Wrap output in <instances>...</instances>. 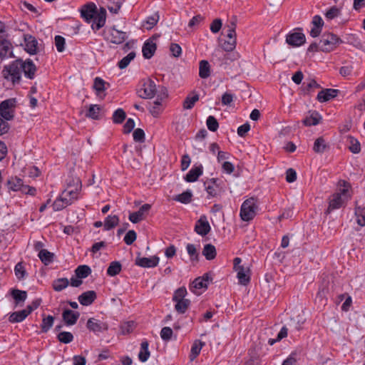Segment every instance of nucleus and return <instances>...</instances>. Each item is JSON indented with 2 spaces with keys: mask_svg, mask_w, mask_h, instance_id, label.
<instances>
[{
  "mask_svg": "<svg viewBox=\"0 0 365 365\" xmlns=\"http://www.w3.org/2000/svg\"><path fill=\"white\" fill-rule=\"evenodd\" d=\"M36 71V66L31 60L16 59L4 67L2 74L5 79L15 85L19 83L22 73L26 78L34 79Z\"/></svg>",
  "mask_w": 365,
  "mask_h": 365,
  "instance_id": "f257e3e1",
  "label": "nucleus"
},
{
  "mask_svg": "<svg viewBox=\"0 0 365 365\" xmlns=\"http://www.w3.org/2000/svg\"><path fill=\"white\" fill-rule=\"evenodd\" d=\"M81 17L87 23H105L106 20V10L103 7L98 9L96 4L88 2L83 5L79 9Z\"/></svg>",
  "mask_w": 365,
  "mask_h": 365,
  "instance_id": "f03ea898",
  "label": "nucleus"
},
{
  "mask_svg": "<svg viewBox=\"0 0 365 365\" xmlns=\"http://www.w3.org/2000/svg\"><path fill=\"white\" fill-rule=\"evenodd\" d=\"M339 184L343 188H340L339 192L334 193L329 197V206L325 212L327 214H329L333 210L344 206L346 202L351 198V196L348 194L350 187L349 183L345 180H341Z\"/></svg>",
  "mask_w": 365,
  "mask_h": 365,
  "instance_id": "7ed1b4c3",
  "label": "nucleus"
},
{
  "mask_svg": "<svg viewBox=\"0 0 365 365\" xmlns=\"http://www.w3.org/2000/svg\"><path fill=\"white\" fill-rule=\"evenodd\" d=\"M103 36L106 41L114 44H121L128 37L126 31L119 29L115 24L106 26L103 29Z\"/></svg>",
  "mask_w": 365,
  "mask_h": 365,
  "instance_id": "20e7f679",
  "label": "nucleus"
},
{
  "mask_svg": "<svg viewBox=\"0 0 365 365\" xmlns=\"http://www.w3.org/2000/svg\"><path fill=\"white\" fill-rule=\"evenodd\" d=\"M225 51L223 47L215 48L212 53V61L219 66L226 68L230 62L237 58L238 55L230 53Z\"/></svg>",
  "mask_w": 365,
  "mask_h": 365,
  "instance_id": "39448f33",
  "label": "nucleus"
},
{
  "mask_svg": "<svg viewBox=\"0 0 365 365\" xmlns=\"http://www.w3.org/2000/svg\"><path fill=\"white\" fill-rule=\"evenodd\" d=\"M257 200L255 197H250L245 200L240 207V217L243 221L249 222L252 220L257 215L258 211Z\"/></svg>",
  "mask_w": 365,
  "mask_h": 365,
  "instance_id": "423d86ee",
  "label": "nucleus"
},
{
  "mask_svg": "<svg viewBox=\"0 0 365 365\" xmlns=\"http://www.w3.org/2000/svg\"><path fill=\"white\" fill-rule=\"evenodd\" d=\"M235 24H225L222 28V35L227 39L222 43V47L225 51H232L236 46Z\"/></svg>",
  "mask_w": 365,
  "mask_h": 365,
  "instance_id": "0eeeda50",
  "label": "nucleus"
},
{
  "mask_svg": "<svg viewBox=\"0 0 365 365\" xmlns=\"http://www.w3.org/2000/svg\"><path fill=\"white\" fill-rule=\"evenodd\" d=\"M81 189V182L79 178H72L67 183V187L62 192L61 196L71 200V204L78 198V193Z\"/></svg>",
  "mask_w": 365,
  "mask_h": 365,
  "instance_id": "6e6552de",
  "label": "nucleus"
},
{
  "mask_svg": "<svg viewBox=\"0 0 365 365\" xmlns=\"http://www.w3.org/2000/svg\"><path fill=\"white\" fill-rule=\"evenodd\" d=\"M340 39L333 34H324L319 41V50L329 52L334 50L339 43Z\"/></svg>",
  "mask_w": 365,
  "mask_h": 365,
  "instance_id": "1a4fd4ad",
  "label": "nucleus"
},
{
  "mask_svg": "<svg viewBox=\"0 0 365 365\" xmlns=\"http://www.w3.org/2000/svg\"><path fill=\"white\" fill-rule=\"evenodd\" d=\"M156 93L155 83L151 79H147L143 82L142 87L137 90L138 96L144 99H150Z\"/></svg>",
  "mask_w": 365,
  "mask_h": 365,
  "instance_id": "9d476101",
  "label": "nucleus"
},
{
  "mask_svg": "<svg viewBox=\"0 0 365 365\" xmlns=\"http://www.w3.org/2000/svg\"><path fill=\"white\" fill-rule=\"evenodd\" d=\"M222 182L217 178H212L204 182L205 190L209 197H216L220 196L225 190L221 183Z\"/></svg>",
  "mask_w": 365,
  "mask_h": 365,
  "instance_id": "9b49d317",
  "label": "nucleus"
},
{
  "mask_svg": "<svg viewBox=\"0 0 365 365\" xmlns=\"http://www.w3.org/2000/svg\"><path fill=\"white\" fill-rule=\"evenodd\" d=\"M16 105L14 98H9L0 103V117L6 120H10L14 118V108Z\"/></svg>",
  "mask_w": 365,
  "mask_h": 365,
  "instance_id": "f8f14e48",
  "label": "nucleus"
},
{
  "mask_svg": "<svg viewBox=\"0 0 365 365\" xmlns=\"http://www.w3.org/2000/svg\"><path fill=\"white\" fill-rule=\"evenodd\" d=\"M6 31L3 24H0V58L8 57L11 54V44L6 39Z\"/></svg>",
  "mask_w": 365,
  "mask_h": 365,
  "instance_id": "ddd939ff",
  "label": "nucleus"
},
{
  "mask_svg": "<svg viewBox=\"0 0 365 365\" xmlns=\"http://www.w3.org/2000/svg\"><path fill=\"white\" fill-rule=\"evenodd\" d=\"M305 36L300 29L293 30L286 37L287 43L292 46H300L305 43Z\"/></svg>",
  "mask_w": 365,
  "mask_h": 365,
  "instance_id": "4468645a",
  "label": "nucleus"
},
{
  "mask_svg": "<svg viewBox=\"0 0 365 365\" xmlns=\"http://www.w3.org/2000/svg\"><path fill=\"white\" fill-rule=\"evenodd\" d=\"M88 329L94 333L102 332L108 329V325L106 322H101L94 318H90L86 323Z\"/></svg>",
  "mask_w": 365,
  "mask_h": 365,
  "instance_id": "2eb2a0df",
  "label": "nucleus"
},
{
  "mask_svg": "<svg viewBox=\"0 0 365 365\" xmlns=\"http://www.w3.org/2000/svg\"><path fill=\"white\" fill-rule=\"evenodd\" d=\"M151 208V205L150 204H144L142 205L140 209L135 212L130 213L129 215V220L133 223H138L142 220L145 218V217L148 215L149 210Z\"/></svg>",
  "mask_w": 365,
  "mask_h": 365,
  "instance_id": "dca6fc26",
  "label": "nucleus"
},
{
  "mask_svg": "<svg viewBox=\"0 0 365 365\" xmlns=\"http://www.w3.org/2000/svg\"><path fill=\"white\" fill-rule=\"evenodd\" d=\"M24 40L25 44V51L31 55L37 53L38 41L36 38L30 34H24Z\"/></svg>",
  "mask_w": 365,
  "mask_h": 365,
  "instance_id": "f3484780",
  "label": "nucleus"
},
{
  "mask_svg": "<svg viewBox=\"0 0 365 365\" xmlns=\"http://www.w3.org/2000/svg\"><path fill=\"white\" fill-rule=\"evenodd\" d=\"M159 263V257L153 256L150 257H142L138 256L135 259V264L145 268H151L156 267Z\"/></svg>",
  "mask_w": 365,
  "mask_h": 365,
  "instance_id": "a211bd4d",
  "label": "nucleus"
},
{
  "mask_svg": "<svg viewBox=\"0 0 365 365\" xmlns=\"http://www.w3.org/2000/svg\"><path fill=\"white\" fill-rule=\"evenodd\" d=\"M210 230L211 227L206 216H201L195 224V231L201 236H205L210 232Z\"/></svg>",
  "mask_w": 365,
  "mask_h": 365,
  "instance_id": "6ab92c4d",
  "label": "nucleus"
},
{
  "mask_svg": "<svg viewBox=\"0 0 365 365\" xmlns=\"http://www.w3.org/2000/svg\"><path fill=\"white\" fill-rule=\"evenodd\" d=\"M339 91L337 89L325 88L318 93L317 99L321 102H327L337 96Z\"/></svg>",
  "mask_w": 365,
  "mask_h": 365,
  "instance_id": "aec40b11",
  "label": "nucleus"
},
{
  "mask_svg": "<svg viewBox=\"0 0 365 365\" xmlns=\"http://www.w3.org/2000/svg\"><path fill=\"white\" fill-rule=\"evenodd\" d=\"M157 49V46L155 42H153L152 38H148L143 44L142 48L143 56L146 59L151 58Z\"/></svg>",
  "mask_w": 365,
  "mask_h": 365,
  "instance_id": "412c9836",
  "label": "nucleus"
},
{
  "mask_svg": "<svg viewBox=\"0 0 365 365\" xmlns=\"http://www.w3.org/2000/svg\"><path fill=\"white\" fill-rule=\"evenodd\" d=\"M80 317V313L66 309L62 313V318L67 326L74 325Z\"/></svg>",
  "mask_w": 365,
  "mask_h": 365,
  "instance_id": "4be33fe9",
  "label": "nucleus"
},
{
  "mask_svg": "<svg viewBox=\"0 0 365 365\" xmlns=\"http://www.w3.org/2000/svg\"><path fill=\"white\" fill-rule=\"evenodd\" d=\"M304 322L305 319L302 316L297 315L295 317H292L288 323L289 331L295 332L302 330Z\"/></svg>",
  "mask_w": 365,
  "mask_h": 365,
  "instance_id": "5701e85b",
  "label": "nucleus"
},
{
  "mask_svg": "<svg viewBox=\"0 0 365 365\" xmlns=\"http://www.w3.org/2000/svg\"><path fill=\"white\" fill-rule=\"evenodd\" d=\"M96 297V292L90 290L79 295L78 299L81 304L83 306H89L95 301Z\"/></svg>",
  "mask_w": 365,
  "mask_h": 365,
  "instance_id": "b1692460",
  "label": "nucleus"
},
{
  "mask_svg": "<svg viewBox=\"0 0 365 365\" xmlns=\"http://www.w3.org/2000/svg\"><path fill=\"white\" fill-rule=\"evenodd\" d=\"M6 185L9 190L22 191L24 186L23 180L18 177H11L6 181Z\"/></svg>",
  "mask_w": 365,
  "mask_h": 365,
  "instance_id": "393cba45",
  "label": "nucleus"
},
{
  "mask_svg": "<svg viewBox=\"0 0 365 365\" xmlns=\"http://www.w3.org/2000/svg\"><path fill=\"white\" fill-rule=\"evenodd\" d=\"M329 149V145L323 137L317 138L313 145V150L317 153H324Z\"/></svg>",
  "mask_w": 365,
  "mask_h": 365,
  "instance_id": "a878e982",
  "label": "nucleus"
},
{
  "mask_svg": "<svg viewBox=\"0 0 365 365\" xmlns=\"http://www.w3.org/2000/svg\"><path fill=\"white\" fill-rule=\"evenodd\" d=\"M202 174V166L193 167L187 173L184 178L187 182H195L198 178Z\"/></svg>",
  "mask_w": 365,
  "mask_h": 365,
  "instance_id": "bb28decb",
  "label": "nucleus"
},
{
  "mask_svg": "<svg viewBox=\"0 0 365 365\" xmlns=\"http://www.w3.org/2000/svg\"><path fill=\"white\" fill-rule=\"evenodd\" d=\"M235 271L237 272V277L239 279L240 284L247 285L250 281V277L249 274L250 269L242 267L241 268H238Z\"/></svg>",
  "mask_w": 365,
  "mask_h": 365,
  "instance_id": "cd10ccee",
  "label": "nucleus"
},
{
  "mask_svg": "<svg viewBox=\"0 0 365 365\" xmlns=\"http://www.w3.org/2000/svg\"><path fill=\"white\" fill-rule=\"evenodd\" d=\"M199 101V95L195 91L188 95L183 101L182 107L184 109L190 110L193 108L195 103Z\"/></svg>",
  "mask_w": 365,
  "mask_h": 365,
  "instance_id": "c85d7f7f",
  "label": "nucleus"
},
{
  "mask_svg": "<svg viewBox=\"0 0 365 365\" xmlns=\"http://www.w3.org/2000/svg\"><path fill=\"white\" fill-rule=\"evenodd\" d=\"M148 341L143 340L140 344V350L138 354V359L141 362H145L150 357V353L148 349Z\"/></svg>",
  "mask_w": 365,
  "mask_h": 365,
  "instance_id": "c756f323",
  "label": "nucleus"
},
{
  "mask_svg": "<svg viewBox=\"0 0 365 365\" xmlns=\"http://www.w3.org/2000/svg\"><path fill=\"white\" fill-rule=\"evenodd\" d=\"M11 294L15 301L16 305L24 303L27 298V292L26 291L13 289L11 291Z\"/></svg>",
  "mask_w": 365,
  "mask_h": 365,
  "instance_id": "7c9ffc66",
  "label": "nucleus"
},
{
  "mask_svg": "<svg viewBox=\"0 0 365 365\" xmlns=\"http://www.w3.org/2000/svg\"><path fill=\"white\" fill-rule=\"evenodd\" d=\"M202 254L207 260L214 259L217 255L215 247L212 244H206L204 246Z\"/></svg>",
  "mask_w": 365,
  "mask_h": 365,
  "instance_id": "2f4dec72",
  "label": "nucleus"
},
{
  "mask_svg": "<svg viewBox=\"0 0 365 365\" xmlns=\"http://www.w3.org/2000/svg\"><path fill=\"white\" fill-rule=\"evenodd\" d=\"M69 205L71 200L60 195L53 203V208L55 211H60Z\"/></svg>",
  "mask_w": 365,
  "mask_h": 365,
  "instance_id": "473e14b6",
  "label": "nucleus"
},
{
  "mask_svg": "<svg viewBox=\"0 0 365 365\" xmlns=\"http://www.w3.org/2000/svg\"><path fill=\"white\" fill-rule=\"evenodd\" d=\"M321 119V115L317 111H314L303 120V123L306 126L316 125L319 123Z\"/></svg>",
  "mask_w": 365,
  "mask_h": 365,
  "instance_id": "72a5a7b5",
  "label": "nucleus"
},
{
  "mask_svg": "<svg viewBox=\"0 0 365 365\" xmlns=\"http://www.w3.org/2000/svg\"><path fill=\"white\" fill-rule=\"evenodd\" d=\"M148 109H149L150 113H151V115L153 117H155V118L158 117L159 115L163 111V106H162V104H161V99L160 100L157 99L153 103H149Z\"/></svg>",
  "mask_w": 365,
  "mask_h": 365,
  "instance_id": "f704fd0d",
  "label": "nucleus"
},
{
  "mask_svg": "<svg viewBox=\"0 0 365 365\" xmlns=\"http://www.w3.org/2000/svg\"><path fill=\"white\" fill-rule=\"evenodd\" d=\"M38 257L41 261L45 264L48 265L53 261L54 254L43 249L38 252Z\"/></svg>",
  "mask_w": 365,
  "mask_h": 365,
  "instance_id": "c9c22d12",
  "label": "nucleus"
},
{
  "mask_svg": "<svg viewBox=\"0 0 365 365\" xmlns=\"http://www.w3.org/2000/svg\"><path fill=\"white\" fill-rule=\"evenodd\" d=\"M355 215L356 217V222L361 226H365V206H358L355 207Z\"/></svg>",
  "mask_w": 365,
  "mask_h": 365,
  "instance_id": "e433bc0d",
  "label": "nucleus"
},
{
  "mask_svg": "<svg viewBox=\"0 0 365 365\" xmlns=\"http://www.w3.org/2000/svg\"><path fill=\"white\" fill-rule=\"evenodd\" d=\"M199 76L202 78H207L210 76V66L208 61L202 60L200 62Z\"/></svg>",
  "mask_w": 365,
  "mask_h": 365,
  "instance_id": "4c0bfd02",
  "label": "nucleus"
},
{
  "mask_svg": "<svg viewBox=\"0 0 365 365\" xmlns=\"http://www.w3.org/2000/svg\"><path fill=\"white\" fill-rule=\"evenodd\" d=\"M69 284L67 278H58L55 279L52 283V287L56 292H61L66 288Z\"/></svg>",
  "mask_w": 365,
  "mask_h": 365,
  "instance_id": "58836bf2",
  "label": "nucleus"
},
{
  "mask_svg": "<svg viewBox=\"0 0 365 365\" xmlns=\"http://www.w3.org/2000/svg\"><path fill=\"white\" fill-rule=\"evenodd\" d=\"M205 345V342H202L200 340H195L192 346L190 358V360L195 359L200 354L202 346Z\"/></svg>",
  "mask_w": 365,
  "mask_h": 365,
  "instance_id": "ea45409f",
  "label": "nucleus"
},
{
  "mask_svg": "<svg viewBox=\"0 0 365 365\" xmlns=\"http://www.w3.org/2000/svg\"><path fill=\"white\" fill-rule=\"evenodd\" d=\"M119 222L117 215H108L104 221V230H110L114 228Z\"/></svg>",
  "mask_w": 365,
  "mask_h": 365,
  "instance_id": "a19ab883",
  "label": "nucleus"
},
{
  "mask_svg": "<svg viewBox=\"0 0 365 365\" xmlns=\"http://www.w3.org/2000/svg\"><path fill=\"white\" fill-rule=\"evenodd\" d=\"M27 317L25 311L21 310L11 313L9 317L11 323H19L23 322Z\"/></svg>",
  "mask_w": 365,
  "mask_h": 365,
  "instance_id": "79ce46f5",
  "label": "nucleus"
},
{
  "mask_svg": "<svg viewBox=\"0 0 365 365\" xmlns=\"http://www.w3.org/2000/svg\"><path fill=\"white\" fill-rule=\"evenodd\" d=\"M192 193L190 190H187L182 193L178 195L173 197V200L183 204H187L191 202Z\"/></svg>",
  "mask_w": 365,
  "mask_h": 365,
  "instance_id": "37998d69",
  "label": "nucleus"
},
{
  "mask_svg": "<svg viewBox=\"0 0 365 365\" xmlns=\"http://www.w3.org/2000/svg\"><path fill=\"white\" fill-rule=\"evenodd\" d=\"M75 273L78 278H86L91 273V269L88 265H80L76 269Z\"/></svg>",
  "mask_w": 365,
  "mask_h": 365,
  "instance_id": "c03bdc74",
  "label": "nucleus"
},
{
  "mask_svg": "<svg viewBox=\"0 0 365 365\" xmlns=\"http://www.w3.org/2000/svg\"><path fill=\"white\" fill-rule=\"evenodd\" d=\"M121 267V264L119 262H112L108 267L107 274L110 277H114L120 273Z\"/></svg>",
  "mask_w": 365,
  "mask_h": 365,
  "instance_id": "a18cd8bd",
  "label": "nucleus"
},
{
  "mask_svg": "<svg viewBox=\"0 0 365 365\" xmlns=\"http://www.w3.org/2000/svg\"><path fill=\"white\" fill-rule=\"evenodd\" d=\"M106 82L103 80L100 77H96L94 79L93 82V88L95 89L96 94L100 95L102 92H103L106 88Z\"/></svg>",
  "mask_w": 365,
  "mask_h": 365,
  "instance_id": "49530a36",
  "label": "nucleus"
},
{
  "mask_svg": "<svg viewBox=\"0 0 365 365\" xmlns=\"http://www.w3.org/2000/svg\"><path fill=\"white\" fill-rule=\"evenodd\" d=\"M175 310L180 314H184L190 304V301L187 299L175 302Z\"/></svg>",
  "mask_w": 365,
  "mask_h": 365,
  "instance_id": "de8ad7c7",
  "label": "nucleus"
},
{
  "mask_svg": "<svg viewBox=\"0 0 365 365\" xmlns=\"http://www.w3.org/2000/svg\"><path fill=\"white\" fill-rule=\"evenodd\" d=\"M135 52L131 51L126 56L123 57L118 63V66L119 68H125L135 57Z\"/></svg>",
  "mask_w": 365,
  "mask_h": 365,
  "instance_id": "09e8293b",
  "label": "nucleus"
},
{
  "mask_svg": "<svg viewBox=\"0 0 365 365\" xmlns=\"http://www.w3.org/2000/svg\"><path fill=\"white\" fill-rule=\"evenodd\" d=\"M125 118V112L122 108H118L113 113L112 119L114 123L120 124L123 122Z\"/></svg>",
  "mask_w": 365,
  "mask_h": 365,
  "instance_id": "8fccbe9b",
  "label": "nucleus"
},
{
  "mask_svg": "<svg viewBox=\"0 0 365 365\" xmlns=\"http://www.w3.org/2000/svg\"><path fill=\"white\" fill-rule=\"evenodd\" d=\"M348 140L350 144L349 146V150L353 153H359L361 150L359 142L351 136L348 137Z\"/></svg>",
  "mask_w": 365,
  "mask_h": 365,
  "instance_id": "3c124183",
  "label": "nucleus"
},
{
  "mask_svg": "<svg viewBox=\"0 0 365 365\" xmlns=\"http://www.w3.org/2000/svg\"><path fill=\"white\" fill-rule=\"evenodd\" d=\"M54 317L48 315L47 317H44L42 320L41 331L42 332H47L53 326Z\"/></svg>",
  "mask_w": 365,
  "mask_h": 365,
  "instance_id": "603ef678",
  "label": "nucleus"
},
{
  "mask_svg": "<svg viewBox=\"0 0 365 365\" xmlns=\"http://www.w3.org/2000/svg\"><path fill=\"white\" fill-rule=\"evenodd\" d=\"M100 110L101 108L98 105H91L86 115L92 119H99Z\"/></svg>",
  "mask_w": 365,
  "mask_h": 365,
  "instance_id": "864d4df0",
  "label": "nucleus"
},
{
  "mask_svg": "<svg viewBox=\"0 0 365 365\" xmlns=\"http://www.w3.org/2000/svg\"><path fill=\"white\" fill-rule=\"evenodd\" d=\"M135 328V323L133 321L123 323L120 327V333L123 335L131 333Z\"/></svg>",
  "mask_w": 365,
  "mask_h": 365,
  "instance_id": "5fc2aeb1",
  "label": "nucleus"
},
{
  "mask_svg": "<svg viewBox=\"0 0 365 365\" xmlns=\"http://www.w3.org/2000/svg\"><path fill=\"white\" fill-rule=\"evenodd\" d=\"M57 338L60 342L68 344L73 341V336L69 331H61L58 334Z\"/></svg>",
  "mask_w": 365,
  "mask_h": 365,
  "instance_id": "6e6d98bb",
  "label": "nucleus"
},
{
  "mask_svg": "<svg viewBox=\"0 0 365 365\" xmlns=\"http://www.w3.org/2000/svg\"><path fill=\"white\" fill-rule=\"evenodd\" d=\"M187 252L192 261H198L199 254L197 251L195 245L193 244H187L186 246Z\"/></svg>",
  "mask_w": 365,
  "mask_h": 365,
  "instance_id": "4d7b16f0",
  "label": "nucleus"
},
{
  "mask_svg": "<svg viewBox=\"0 0 365 365\" xmlns=\"http://www.w3.org/2000/svg\"><path fill=\"white\" fill-rule=\"evenodd\" d=\"M206 124H207V128L212 132L216 131L219 127V123H218L217 120L212 115L208 116V118H207V120H206Z\"/></svg>",
  "mask_w": 365,
  "mask_h": 365,
  "instance_id": "13d9d810",
  "label": "nucleus"
},
{
  "mask_svg": "<svg viewBox=\"0 0 365 365\" xmlns=\"http://www.w3.org/2000/svg\"><path fill=\"white\" fill-rule=\"evenodd\" d=\"M14 272L19 279H24L26 275V272L21 262H19L16 264Z\"/></svg>",
  "mask_w": 365,
  "mask_h": 365,
  "instance_id": "bf43d9fd",
  "label": "nucleus"
},
{
  "mask_svg": "<svg viewBox=\"0 0 365 365\" xmlns=\"http://www.w3.org/2000/svg\"><path fill=\"white\" fill-rule=\"evenodd\" d=\"M173 331L170 327H165L160 331V337L163 341H168L171 339Z\"/></svg>",
  "mask_w": 365,
  "mask_h": 365,
  "instance_id": "052dcab7",
  "label": "nucleus"
},
{
  "mask_svg": "<svg viewBox=\"0 0 365 365\" xmlns=\"http://www.w3.org/2000/svg\"><path fill=\"white\" fill-rule=\"evenodd\" d=\"M187 294V290L185 287L178 288L174 293L173 300L174 302L185 299V297Z\"/></svg>",
  "mask_w": 365,
  "mask_h": 365,
  "instance_id": "680f3d73",
  "label": "nucleus"
},
{
  "mask_svg": "<svg viewBox=\"0 0 365 365\" xmlns=\"http://www.w3.org/2000/svg\"><path fill=\"white\" fill-rule=\"evenodd\" d=\"M65 38L61 36H55V46L58 52H63L65 50Z\"/></svg>",
  "mask_w": 365,
  "mask_h": 365,
  "instance_id": "e2e57ef3",
  "label": "nucleus"
},
{
  "mask_svg": "<svg viewBox=\"0 0 365 365\" xmlns=\"http://www.w3.org/2000/svg\"><path fill=\"white\" fill-rule=\"evenodd\" d=\"M137 235L134 230H129L124 237V242L126 245H132L136 240Z\"/></svg>",
  "mask_w": 365,
  "mask_h": 365,
  "instance_id": "0e129e2a",
  "label": "nucleus"
},
{
  "mask_svg": "<svg viewBox=\"0 0 365 365\" xmlns=\"http://www.w3.org/2000/svg\"><path fill=\"white\" fill-rule=\"evenodd\" d=\"M133 136L135 142L143 143L145 140V133L141 128L135 129L133 132Z\"/></svg>",
  "mask_w": 365,
  "mask_h": 365,
  "instance_id": "69168bd1",
  "label": "nucleus"
},
{
  "mask_svg": "<svg viewBox=\"0 0 365 365\" xmlns=\"http://www.w3.org/2000/svg\"><path fill=\"white\" fill-rule=\"evenodd\" d=\"M170 51L174 57H179L182 53L180 46L175 43H172L170 46Z\"/></svg>",
  "mask_w": 365,
  "mask_h": 365,
  "instance_id": "338daca9",
  "label": "nucleus"
},
{
  "mask_svg": "<svg viewBox=\"0 0 365 365\" xmlns=\"http://www.w3.org/2000/svg\"><path fill=\"white\" fill-rule=\"evenodd\" d=\"M340 11L339 9L335 6L331 7L329 11H327L325 14V16L327 21L332 20L334 17L337 16L339 14Z\"/></svg>",
  "mask_w": 365,
  "mask_h": 365,
  "instance_id": "774afa93",
  "label": "nucleus"
}]
</instances>
